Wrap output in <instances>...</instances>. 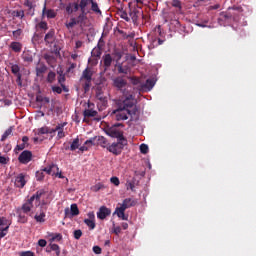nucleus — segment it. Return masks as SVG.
<instances>
[{"mask_svg":"<svg viewBox=\"0 0 256 256\" xmlns=\"http://www.w3.org/2000/svg\"><path fill=\"white\" fill-rule=\"evenodd\" d=\"M11 71H12L13 75H15V76L21 75V67H19V65H17V64L11 65Z\"/></svg>","mask_w":256,"mask_h":256,"instance_id":"31","label":"nucleus"},{"mask_svg":"<svg viewBox=\"0 0 256 256\" xmlns=\"http://www.w3.org/2000/svg\"><path fill=\"white\" fill-rule=\"evenodd\" d=\"M10 48L14 53H21V50L23 49V44L20 42H12L10 44Z\"/></svg>","mask_w":256,"mask_h":256,"instance_id":"22","label":"nucleus"},{"mask_svg":"<svg viewBox=\"0 0 256 256\" xmlns=\"http://www.w3.org/2000/svg\"><path fill=\"white\" fill-rule=\"evenodd\" d=\"M110 183H112L116 187H119L121 182L119 181V178L117 176H113L110 178Z\"/></svg>","mask_w":256,"mask_h":256,"instance_id":"46","label":"nucleus"},{"mask_svg":"<svg viewBox=\"0 0 256 256\" xmlns=\"http://www.w3.org/2000/svg\"><path fill=\"white\" fill-rule=\"evenodd\" d=\"M36 179L37 181H43V179H45V171H43V168L36 172Z\"/></svg>","mask_w":256,"mask_h":256,"instance_id":"35","label":"nucleus"},{"mask_svg":"<svg viewBox=\"0 0 256 256\" xmlns=\"http://www.w3.org/2000/svg\"><path fill=\"white\" fill-rule=\"evenodd\" d=\"M26 177H27V174L25 173H20L17 176H15L14 186L17 187L18 189H23V187L27 185Z\"/></svg>","mask_w":256,"mask_h":256,"instance_id":"10","label":"nucleus"},{"mask_svg":"<svg viewBox=\"0 0 256 256\" xmlns=\"http://www.w3.org/2000/svg\"><path fill=\"white\" fill-rule=\"evenodd\" d=\"M153 87H155V80L154 79H147L146 83L140 84L137 87V91H139V92H141V91H151V89H153Z\"/></svg>","mask_w":256,"mask_h":256,"instance_id":"12","label":"nucleus"},{"mask_svg":"<svg viewBox=\"0 0 256 256\" xmlns=\"http://www.w3.org/2000/svg\"><path fill=\"white\" fill-rule=\"evenodd\" d=\"M74 239H81V237H83V231H81V229L75 230L74 233Z\"/></svg>","mask_w":256,"mask_h":256,"instance_id":"45","label":"nucleus"},{"mask_svg":"<svg viewBox=\"0 0 256 256\" xmlns=\"http://www.w3.org/2000/svg\"><path fill=\"white\" fill-rule=\"evenodd\" d=\"M91 56L92 57H101V48H94L92 51H91Z\"/></svg>","mask_w":256,"mask_h":256,"instance_id":"42","label":"nucleus"},{"mask_svg":"<svg viewBox=\"0 0 256 256\" xmlns=\"http://www.w3.org/2000/svg\"><path fill=\"white\" fill-rule=\"evenodd\" d=\"M43 17H47V19H55L57 17V12L53 9L47 10V2L44 3V7L42 9Z\"/></svg>","mask_w":256,"mask_h":256,"instance_id":"15","label":"nucleus"},{"mask_svg":"<svg viewBox=\"0 0 256 256\" xmlns=\"http://www.w3.org/2000/svg\"><path fill=\"white\" fill-rule=\"evenodd\" d=\"M43 195H45V190H38L22 205L21 211L26 215L31 213L33 207H39V205H41V197H43Z\"/></svg>","mask_w":256,"mask_h":256,"instance_id":"2","label":"nucleus"},{"mask_svg":"<svg viewBox=\"0 0 256 256\" xmlns=\"http://www.w3.org/2000/svg\"><path fill=\"white\" fill-rule=\"evenodd\" d=\"M61 129H62L61 125L56 126L55 129L54 128H48V135H50V137H54L55 136V131H59Z\"/></svg>","mask_w":256,"mask_h":256,"instance_id":"37","label":"nucleus"},{"mask_svg":"<svg viewBox=\"0 0 256 256\" xmlns=\"http://www.w3.org/2000/svg\"><path fill=\"white\" fill-rule=\"evenodd\" d=\"M12 133H13V127H9V128L3 133L2 137H1V141H5V140L9 137V135H12Z\"/></svg>","mask_w":256,"mask_h":256,"instance_id":"32","label":"nucleus"},{"mask_svg":"<svg viewBox=\"0 0 256 256\" xmlns=\"http://www.w3.org/2000/svg\"><path fill=\"white\" fill-rule=\"evenodd\" d=\"M140 152L143 155H147V153H149V146L147 144H141L140 145Z\"/></svg>","mask_w":256,"mask_h":256,"instance_id":"41","label":"nucleus"},{"mask_svg":"<svg viewBox=\"0 0 256 256\" xmlns=\"http://www.w3.org/2000/svg\"><path fill=\"white\" fill-rule=\"evenodd\" d=\"M74 25H78L76 18H71L70 21L66 23L67 29H73Z\"/></svg>","mask_w":256,"mask_h":256,"instance_id":"39","label":"nucleus"},{"mask_svg":"<svg viewBox=\"0 0 256 256\" xmlns=\"http://www.w3.org/2000/svg\"><path fill=\"white\" fill-rule=\"evenodd\" d=\"M52 91L54 93H57L58 95H61L63 93V89L61 87H59V86L52 87Z\"/></svg>","mask_w":256,"mask_h":256,"instance_id":"53","label":"nucleus"},{"mask_svg":"<svg viewBox=\"0 0 256 256\" xmlns=\"http://www.w3.org/2000/svg\"><path fill=\"white\" fill-rule=\"evenodd\" d=\"M91 81H93V71L87 67L83 70L82 76L80 77V83L84 89V93H88L89 89H91Z\"/></svg>","mask_w":256,"mask_h":256,"instance_id":"4","label":"nucleus"},{"mask_svg":"<svg viewBox=\"0 0 256 256\" xmlns=\"http://www.w3.org/2000/svg\"><path fill=\"white\" fill-rule=\"evenodd\" d=\"M58 83L59 85H64L66 78H65V74H63V71H58Z\"/></svg>","mask_w":256,"mask_h":256,"instance_id":"33","label":"nucleus"},{"mask_svg":"<svg viewBox=\"0 0 256 256\" xmlns=\"http://www.w3.org/2000/svg\"><path fill=\"white\" fill-rule=\"evenodd\" d=\"M22 59L25 61V63H33V56H31V52H23Z\"/></svg>","mask_w":256,"mask_h":256,"instance_id":"26","label":"nucleus"},{"mask_svg":"<svg viewBox=\"0 0 256 256\" xmlns=\"http://www.w3.org/2000/svg\"><path fill=\"white\" fill-rule=\"evenodd\" d=\"M113 233H115V235H119V233H121V226H114Z\"/></svg>","mask_w":256,"mask_h":256,"instance_id":"62","label":"nucleus"},{"mask_svg":"<svg viewBox=\"0 0 256 256\" xmlns=\"http://www.w3.org/2000/svg\"><path fill=\"white\" fill-rule=\"evenodd\" d=\"M137 205V201L134 200L133 198H126L123 200L122 204L120 207H117L115 209L114 214L119 217V219H122V221H127L129 219V216L125 215V210L129 209L131 207H135Z\"/></svg>","mask_w":256,"mask_h":256,"instance_id":"3","label":"nucleus"},{"mask_svg":"<svg viewBox=\"0 0 256 256\" xmlns=\"http://www.w3.org/2000/svg\"><path fill=\"white\" fill-rule=\"evenodd\" d=\"M45 217H47V215L45 214L44 211L40 212V214H36L34 216V219L36 221V223H45L46 219Z\"/></svg>","mask_w":256,"mask_h":256,"instance_id":"24","label":"nucleus"},{"mask_svg":"<svg viewBox=\"0 0 256 256\" xmlns=\"http://www.w3.org/2000/svg\"><path fill=\"white\" fill-rule=\"evenodd\" d=\"M79 147H80L79 138H75L72 141L71 145L66 147L65 149H66V151H67V149H70V151H77V149H79Z\"/></svg>","mask_w":256,"mask_h":256,"instance_id":"23","label":"nucleus"},{"mask_svg":"<svg viewBox=\"0 0 256 256\" xmlns=\"http://www.w3.org/2000/svg\"><path fill=\"white\" fill-rule=\"evenodd\" d=\"M101 189H103L102 184H96L95 186L92 187V191H95L96 193L97 191H101Z\"/></svg>","mask_w":256,"mask_h":256,"instance_id":"58","label":"nucleus"},{"mask_svg":"<svg viewBox=\"0 0 256 256\" xmlns=\"http://www.w3.org/2000/svg\"><path fill=\"white\" fill-rule=\"evenodd\" d=\"M60 127H62V129L58 130V139H63V137H65V132L63 131L64 125Z\"/></svg>","mask_w":256,"mask_h":256,"instance_id":"57","label":"nucleus"},{"mask_svg":"<svg viewBox=\"0 0 256 256\" xmlns=\"http://www.w3.org/2000/svg\"><path fill=\"white\" fill-rule=\"evenodd\" d=\"M88 217H89V219H84V223H85V225H87V227H89L90 230H93L96 227V225H95V213L89 212Z\"/></svg>","mask_w":256,"mask_h":256,"instance_id":"16","label":"nucleus"},{"mask_svg":"<svg viewBox=\"0 0 256 256\" xmlns=\"http://www.w3.org/2000/svg\"><path fill=\"white\" fill-rule=\"evenodd\" d=\"M47 175H56L57 172L59 171V166L56 164H51L48 167L43 168V170Z\"/></svg>","mask_w":256,"mask_h":256,"instance_id":"18","label":"nucleus"},{"mask_svg":"<svg viewBox=\"0 0 256 256\" xmlns=\"http://www.w3.org/2000/svg\"><path fill=\"white\" fill-rule=\"evenodd\" d=\"M126 189L130 191H135V181H127L126 182Z\"/></svg>","mask_w":256,"mask_h":256,"instance_id":"44","label":"nucleus"},{"mask_svg":"<svg viewBox=\"0 0 256 256\" xmlns=\"http://www.w3.org/2000/svg\"><path fill=\"white\" fill-rule=\"evenodd\" d=\"M18 221H19V223H27L28 218H27V216H25V214L19 212Z\"/></svg>","mask_w":256,"mask_h":256,"instance_id":"43","label":"nucleus"},{"mask_svg":"<svg viewBox=\"0 0 256 256\" xmlns=\"http://www.w3.org/2000/svg\"><path fill=\"white\" fill-rule=\"evenodd\" d=\"M90 13H94V15H98V17H101L102 12L101 8H99V4L97 2L92 0V3L90 4Z\"/></svg>","mask_w":256,"mask_h":256,"instance_id":"19","label":"nucleus"},{"mask_svg":"<svg viewBox=\"0 0 256 256\" xmlns=\"http://www.w3.org/2000/svg\"><path fill=\"white\" fill-rule=\"evenodd\" d=\"M125 145H127V140L123 138V140H118V142L112 143L107 150L110 153H113V155H121L123 149L125 148Z\"/></svg>","mask_w":256,"mask_h":256,"instance_id":"6","label":"nucleus"},{"mask_svg":"<svg viewBox=\"0 0 256 256\" xmlns=\"http://www.w3.org/2000/svg\"><path fill=\"white\" fill-rule=\"evenodd\" d=\"M172 7H175L176 9H179V11H181V9H182L181 1L172 0Z\"/></svg>","mask_w":256,"mask_h":256,"instance_id":"47","label":"nucleus"},{"mask_svg":"<svg viewBox=\"0 0 256 256\" xmlns=\"http://www.w3.org/2000/svg\"><path fill=\"white\" fill-rule=\"evenodd\" d=\"M22 77H23L22 74L16 75V83H17L18 87H23V80H22Z\"/></svg>","mask_w":256,"mask_h":256,"instance_id":"49","label":"nucleus"},{"mask_svg":"<svg viewBox=\"0 0 256 256\" xmlns=\"http://www.w3.org/2000/svg\"><path fill=\"white\" fill-rule=\"evenodd\" d=\"M56 77H57V74H55V72H53V71H50L47 76V82L53 83V81H55Z\"/></svg>","mask_w":256,"mask_h":256,"instance_id":"36","label":"nucleus"},{"mask_svg":"<svg viewBox=\"0 0 256 256\" xmlns=\"http://www.w3.org/2000/svg\"><path fill=\"white\" fill-rule=\"evenodd\" d=\"M118 73H122L124 75L129 74V66H124L123 64H118L117 65Z\"/></svg>","mask_w":256,"mask_h":256,"instance_id":"28","label":"nucleus"},{"mask_svg":"<svg viewBox=\"0 0 256 256\" xmlns=\"http://www.w3.org/2000/svg\"><path fill=\"white\" fill-rule=\"evenodd\" d=\"M38 245H39V247H47V240H45V239H40V240L38 241Z\"/></svg>","mask_w":256,"mask_h":256,"instance_id":"60","label":"nucleus"},{"mask_svg":"<svg viewBox=\"0 0 256 256\" xmlns=\"http://www.w3.org/2000/svg\"><path fill=\"white\" fill-rule=\"evenodd\" d=\"M63 239V235H61V233H56L54 234V236L52 237V241H61Z\"/></svg>","mask_w":256,"mask_h":256,"instance_id":"52","label":"nucleus"},{"mask_svg":"<svg viewBox=\"0 0 256 256\" xmlns=\"http://www.w3.org/2000/svg\"><path fill=\"white\" fill-rule=\"evenodd\" d=\"M44 41L46 43H53L55 41V36L53 35V33H47L44 38Z\"/></svg>","mask_w":256,"mask_h":256,"instance_id":"34","label":"nucleus"},{"mask_svg":"<svg viewBox=\"0 0 256 256\" xmlns=\"http://www.w3.org/2000/svg\"><path fill=\"white\" fill-rule=\"evenodd\" d=\"M78 25H83L87 21V13H81L78 18H75Z\"/></svg>","mask_w":256,"mask_h":256,"instance_id":"29","label":"nucleus"},{"mask_svg":"<svg viewBox=\"0 0 256 256\" xmlns=\"http://www.w3.org/2000/svg\"><path fill=\"white\" fill-rule=\"evenodd\" d=\"M13 17H19V19H23V17H25V12H23V11H14L13 12Z\"/></svg>","mask_w":256,"mask_h":256,"instance_id":"50","label":"nucleus"},{"mask_svg":"<svg viewBox=\"0 0 256 256\" xmlns=\"http://www.w3.org/2000/svg\"><path fill=\"white\" fill-rule=\"evenodd\" d=\"M49 133V127H42L38 129V135H47Z\"/></svg>","mask_w":256,"mask_h":256,"instance_id":"48","label":"nucleus"},{"mask_svg":"<svg viewBox=\"0 0 256 256\" xmlns=\"http://www.w3.org/2000/svg\"><path fill=\"white\" fill-rule=\"evenodd\" d=\"M25 7H28V9H34V5H33V2H31L30 0H25V3H24Z\"/></svg>","mask_w":256,"mask_h":256,"instance_id":"56","label":"nucleus"},{"mask_svg":"<svg viewBox=\"0 0 256 256\" xmlns=\"http://www.w3.org/2000/svg\"><path fill=\"white\" fill-rule=\"evenodd\" d=\"M20 256H35V253L32 251H24L20 253Z\"/></svg>","mask_w":256,"mask_h":256,"instance_id":"59","label":"nucleus"},{"mask_svg":"<svg viewBox=\"0 0 256 256\" xmlns=\"http://www.w3.org/2000/svg\"><path fill=\"white\" fill-rule=\"evenodd\" d=\"M26 147H29V144H25L24 142L22 144H18L15 148L16 151H23Z\"/></svg>","mask_w":256,"mask_h":256,"instance_id":"51","label":"nucleus"},{"mask_svg":"<svg viewBox=\"0 0 256 256\" xmlns=\"http://www.w3.org/2000/svg\"><path fill=\"white\" fill-rule=\"evenodd\" d=\"M120 17L121 19H124V21H129V16L127 15V12H121Z\"/></svg>","mask_w":256,"mask_h":256,"instance_id":"63","label":"nucleus"},{"mask_svg":"<svg viewBox=\"0 0 256 256\" xmlns=\"http://www.w3.org/2000/svg\"><path fill=\"white\" fill-rule=\"evenodd\" d=\"M33 159V153L29 150H24L18 157L19 163L22 165H27Z\"/></svg>","mask_w":256,"mask_h":256,"instance_id":"11","label":"nucleus"},{"mask_svg":"<svg viewBox=\"0 0 256 256\" xmlns=\"http://www.w3.org/2000/svg\"><path fill=\"white\" fill-rule=\"evenodd\" d=\"M85 119L89 117H97V111L93 109H85L83 112Z\"/></svg>","mask_w":256,"mask_h":256,"instance_id":"25","label":"nucleus"},{"mask_svg":"<svg viewBox=\"0 0 256 256\" xmlns=\"http://www.w3.org/2000/svg\"><path fill=\"white\" fill-rule=\"evenodd\" d=\"M102 59H103L105 71H107L109 67H111V63H113V57H111V54H105L102 57Z\"/></svg>","mask_w":256,"mask_h":256,"instance_id":"20","label":"nucleus"},{"mask_svg":"<svg viewBox=\"0 0 256 256\" xmlns=\"http://www.w3.org/2000/svg\"><path fill=\"white\" fill-rule=\"evenodd\" d=\"M113 85L118 91H121L125 99H127V96L130 95V94H127V92H125V87H127V80L123 79L122 77H116L113 80Z\"/></svg>","mask_w":256,"mask_h":256,"instance_id":"8","label":"nucleus"},{"mask_svg":"<svg viewBox=\"0 0 256 256\" xmlns=\"http://www.w3.org/2000/svg\"><path fill=\"white\" fill-rule=\"evenodd\" d=\"M45 61L48 63V65H55V57L51 54H45L44 55Z\"/></svg>","mask_w":256,"mask_h":256,"instance_id":"30","label":"nucleus"},{"mask_svg":"<svg viewBox=\"0 0 256 256\" xmlns=\"http://www.w3.org/2000/svg\"><path fill=\"white\" fill-rule=\"evenodd\" d=\"M61 129H62L61 125L56 126L55 129L54 128H48V135H50V137H54L55 136V131H59Z\"/></svg>","mask_w":256,"mask_h":256,"instance_id":"38","label":"nucleus"},{"mask_svg":"<svg viewBox=\"0 0 256 256\" xmlns=\"http://www.w3.org/2000/svg\"><path fill=\"white\" fill-rule=\"evenodd\" d=\"M64 213L65 217H69L70 215L71 217H77V215H79V207L77 204H71L70 209L65 208Z\"/></svg>","mask_w":256,"mask_h":256,"instance_id":"13","label":"nucleus"},{"mask_svg":"<svg viewBox=\"0 0 256 256\" xmlns=\"http://www.w3.org/2000/svg\"><path fill=\"white\" fill-rule=\"evenodd\" d=\"M9 163V158L5 156H0V164L1 165H7Z\"/></svg>","mask_w":256,"mask_h":256,"instance_id":"55","label":"nucleus"},{"mask_svg":"<svg viewBox=\"0 0 256 256\" xmlns=\"http://www.w3.org/2000/svg\"><path fill=\"white\" fill-rule=\"evenodd\" d=\"M95 141H97V145H100V147H107V138L103 136L90 138L85 141V145L93 146L95 145Z\"/></svg>","mask_w":256,"mask_h":256,"instance_id":"9","label":"nucleus"},{"mask_svg":"<svg viewBox=\"0 0 256 256\" xmlns=\"http://www.w3.org/2000/svg\"><path fill=\"white\" fill-rule=\"evenodd\" d=\"M117 127H123V124L121 123L115 124L114 127L108 129L106 133L107 135H109V137L118 139V141H123V139H125V136H123V132L119 131Z\"/></svg>","mask_w":256,"mask_h":256,"instance_id":"7","label":"nucleus"},{"mask_svg":"<svg viewBox=\"0 0 256 256\" xmlns=\"http://www.w3.org/2000/svg\"><path fill=\"white\" fill-rule=\"evenodd\" d=\"M38 29H42V31H47V22H40L37 25Z\"/></svg>","mask_w":256,"mask_h":256,"instance_id":"54","label":"nucleus"},{"mask_svg":"<svg viewBox=\"0 0 256 256\" xmlns=\"http://www.w3.org/2000/svg\"><path fill=\"white\" fill-rule=\"evenodd\" d=\"M135 105V98L129 94L126 98L118 103V108L112 112L116 121H127L131 115V108Z\"/></svg>","mask_w":256,"mask_h":256,"instance_id":"1","label":"nucleus"},{"mask_svg":"<svg viewBox=\"0 0 256 256\" xmlns=\"http://www.w3.org/2000/svg\"><path fill=\"white\" fill-rule=\"evenodd\" d=\"M3 225H7V218L0 217V227H3Z\"/></svg>","mask_w":256,"mask_h":256,"instance_id":"64","label":"nucleus"},{"mask_svg":"<svg viewBox=\"0 0 256 256\" xmlns=\"http://www.w3.org/2000/svg\"><path fill=\"white\" fill-rule=\"evenodd\" d=\"M101 247L99 246H94L93 247V252L96 254V255H101Z\"/></svg>","mask_w":256,"mask_h":256,"instance_id":"61","label":"nucleus"},{"mask_svg":"<svg viewBox=\"0 0 256 256\" xmlns=\"http://www.w3.org/2000/svg\"><path fill=\"white\" fill-rule=\"evenodd\" d=\"M93 0H78V4H75V8H66L67 13L71 14L73 11H78L79 8L81 13H86L89 15L91 13V3Z\"/></svg>","mask_w":256,"mask_h":256,"instance_id":"5","label":"nucleus"},{"mask_svg":"<svg viewBox=\"0 0 256 256\" xmlns=\"http://www.w3.org/2000/svg\"><path fill=\"white\" fill-rule=\"evenodd\" d=\"M47 73V66L45 64H39L36 67L37 77H43V74Z\"/></svg>","mask_w":256,"mask_h":256,"instance_id":"21","label":"nucleus"},{"mask_svg":"<svg viewBox=\"0 0 256 256\" xmlns=\"http://www.w3.org/2000/svg\"><path fill=\"white\" fill-rule=\"evenodd\" d=\"M46 251L47 253H51V251H55L57 256L61 255V248L57 244H50V250L47 249Z\"/></svg>","mask_w":256,"mask_h":256,"instance_id":"27","label":"nucleus"},{"mask_svg":"<svg viewBox=\"0 0 256 256\" xmlns=\"http://www.w3.org/2000/svg\"><path fill=\"white\" fill-rule=\"evenodd\" d=\"M111 215V209L107 208L106 206H101L97 212V217L103 221L104 219H107Z\"/></svg>","mask_w":256,"mask_h":256,"instance_id":"14","label":"nucleus"},{"mask_svg":"<svg viewBox=\"0 0 256 256\" xmlns=\"http://www.w3.org/2000/svg\"><path fill=\"white\" fill-rule=\"evenodd\" d=\"M96 99L98 102V105H101L102 107H107V97L103 95V92L101 90L96 91Z\"/></svg>","mask_w":256,"mask_h":256,"instance_id":"17","label":"nucleus"},{"mask_svg":"<svg viewBox=\"0 0 256 256\" xmlns=\"http://www.w3.org/2000/svg\"><path fill=\"white\" fill-rule=\"evenodd\" d=\"M130 81H131L132 85L136 86V89H137V87H139V85H143V83H141V80L137 77H131Z\"/></svg>","mask_w":256,"mask_h":256,"instance_id":"40","label":"nucleus"}]
</instances>
